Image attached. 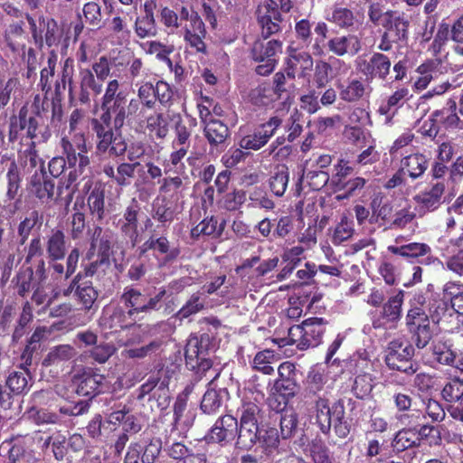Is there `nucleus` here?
I'll use <instances>...</instances> for the list:
<instances>
[{
	"instance_id": "nucleus-1",
	"label": "nucleus",
	"mask_w": 463,
	"mask_h": 463,
	"mask_svg": "<svg viewBox=\"0 0 463 463\" xmlns=\"http://www.w3.org/2000/svg\"><path fill=\"white\" fill-rule=\"evenodd\" d=\"M99 118L91 121V127L96 134V149L99 154H109L119 156L125 154L127 143L120 134L114 133L110 121L113 118L114 127L118 129L123 127L125 120L128 119L126 99H117L107 108Z\"/></svg>"
},
{
	"instance_id": "nucleus-2",
	"label": "nucleus",
	"mask_w": 463,
	"mask_h": 463,
	"mask_svg": "<svg viewBox=\"0 0 463 463\" xmlns=\"http://www.w3.org/2000/svg\"><path fill=\"white\" fill-rule=\"evenodd\" d=\"M73 61L66 59L62 71L63 88L68 78L69 90L71 99H77L81 104H90V101L99 97L103 91V85L98 80L93 71L89 68H80L76 82H72Z\"/></svg>"
},
{
	"instance_id": "nucleus-3",
	"label": "nucleus",
	"mask_w": 463,
	"mask_h": 463,
	"mask_svg": "<svg viewBox=\"0 0 463 463\" xmlns=\"http://www.w3.org/2000/svg\"><path fill=\"white\" fill-rule=\"evenodd\" d=\"M60 146L69 168L73 169L70 171L68 175L69 184L66 186L68 189L80 175L84 174L90 168V160L88 152L90 146L87 144L84 133L62 136Z\"/></svg>"
},
{
	"instance_id": "nucleus-4",
	"label": "nucleus",
	"mask_w": 463,
	"mask_h": 463,
	"mask_svg": "<svg viewBox=\"0 0 463 463\" xmlns=\"http://www.w3.org/2000/svg\"><path fill=\"white\" fill-rule=\"evenodd\" d=\"M316 424L320 430L327 434L334 427L335 434L340 438H345L349 433V426L344 420L345 407L337 402L330 405L329 401L324 397H318L314 406Z\"/></svg>"
},
{
	"instance_id": "nucleus-5",
	"label": "nucleus",
	"mask_w": 463,
	"mask_h": 463,
	"mask_svg": "<svg viewBox=\"0 0 463 463\" xmlns=\"http://www.w3.org/2000/svg\"><path fill=\"white\" fill-rule=\"evenodd\" d=\"M41 117L39 109H29L27 106L22 107L18 118L11 122L9 130V138L14 141L18 138V132L24 131V135L31 140L29 144L45 143L51 137L50 130L40 123Z\"/></svg>"
},
{
	"instance_id": "nucleus-6",
	"label": "nucleus",
	"mask_w": 463,
	"mask_h": 463,
	"mask_svg": "<svg viewBox=\"0 0 463 463\" xmlns=\"http://www.w3.org/2000/svg\"><path fill=\"white\" fill-rule=\"evenodd\" d=\"M325 325L323 318H307L301 325L291 326L288 330V337L299 350L316 347L322 342L326 330Z\"/></svg>"
},
{
	"instance_id": "nucleus-7",
	"label": "nucleus",
	"mask_w": 463,
	"mask_h": 463,
	"mask_svg": "<svg viewBox=\"0 0 463 463\" xmlns=\"http://www.w3.org/2000/svg\"><path fill=\"white\" fill-rule=\"evenodd\" d=\"M210 346V336L207 334L200 337L192 335L185 346V364L190 370L205 373L212 367V362L207 357Z\"/></svg>"
},
{
	"instance_id": "nucleus-8",
	"label": "nucleus",
	"mask_w": 463,
	"mask_h": 463,
	"mask_svg": "<svg viewBox=\"0 0 463 463\" xmlns=\"http://www.w3.org/2000/svg\"><path fill=\"white\" fill-rule=\"evenodd\" d=\"M281 52V43L276 40L265 42L264 40L255 41L250 55L251 58L260 64L256 67L255 71L260 76L270 74L276 66V55Z\"/></svg>"
},
{
	"instance_id": "nucleus-9",
	"label": "nucleus",
	"mask_w": 463,
	"mask_h": 463,
	"mask_svg": "<svg viewBox=\"0 0 463 463\" xmlns=\"http://www.w3.org/2000/svg\"><path fill=\"white\" fill-rule=\"evenodd\" d=\"M406 326L419 349L424 348L432 337L428 315L420 307H411L406 316Z\"/></svg>"
},
{
	"instance_id": "nucleus-10",
	"label": "nucleus",
	"mask_w": 463,
	"mask_h": 463,
	"mask_svg": "<svg viewBox=\"0 0 463 463\" xmlns=\"http://www.w3.org/2000/svg\"><path fill=\"white\" fill-rule=\"evenodd\" d=\"M281 124L282 119L279 117L269 118L268 121L254 128L251 133L241 137L239 141L240 147L247 150H260L275 135Z\"/></svg>"
},
{
	"instance_id": "nucleus-11",
	"label": "nucleus",
	"mask_w": 463,
	"mask_h": 463,
	"mask_svg": "<svg viewBox=\"0 0 463 463\" xmlns=\"http://www.w3.org/2000/svg\"><path fill=\"white\" fill-rule=\"evenodd\" d=\"M414 354V348L406 341L393 340L389 344L386 363L392 369L403 372L407 374L415 373L417 368L411 363L407 365Z\"/></svg>"
},
{
	"instance_id": "nucleus-12",
	"label": "nucleus",
	"mask_w": 463,
	"mask_h": 463,
	"mask_svg": "<svg viewBox=\"0 0 463 463\" xmlns=\"http://www.w3.org/2000/svg\"><path fill=\"white\" fill-rule=\"evenodd\" d=\"M256 14L264 40L280 31L282 15L275 0H263L259 5Z\"/></svg>"
},
{
	"instance_id": "nucleus-13",
	"label": "nucleus",
	"mask_w": 463,
	"mask_h": 463,
	"mask_svg": "<svg viewBox=\"0 0 463 463\" xmlns=\"http://www.w3.org/2000/svg\"><path fill=\"white\" fill-rule=\"evenodd\" d=\"M403 292L401 290L383 305L379 316L373 317L374 328H392L401 318Z\"/></svg>"
},
{
	"instance_id": "nucleus-14",
	"label": "nucleus",
	"mask_w": 463,
	"mask_h": 463,
	"mask_svg": "<svg viewBox=\"0 0 463 463\" xmlns=\"http://www.w3.org/2000/svg\"><path fill=\"white\" fill-rule=\"evenodd\" d=\"M238 430V421L232 415L219 418L205 437L208 442L226 444L232 441Z\"/></svg>"
},
{
	"instance_id": "nucleus-15",
	"label": "nucleus",
	"mask_w": 463,
	"mask_h": 463,
	"mask_svg": "<svg viewBox=\"0 0 463 463\" xmlns=\"http://www.w3.org/2000/svg\"><path fill=\"white\" fill-rule=\"evenodd\" d=\"M445 184L437 182L414 196V201L423 213L434 212L445 202Z\"/></svg>"
},
{
	"instance_id": "nucleus-16",
	"label": "nucleus",
	"mask_w": 463,
	"mask_h": 463,
	"mask_svg": "<svg viewBox=\"0 0 463 463\" xmlns=\"http://www.w3.org/2000/svg\"><path fill=\"white\" fill-rule=\"evenodd\" d=\"M105 378L102 374L94 372L90 368L83 369L74 376L76 392L80 396L93 397L99 393Z\"/></svg>"
},
{
	"instance_id": "nucleus-17",
	"label": "nucleus",
	"mask_w": 463,
	"mask_h": 463,
	"mask_svg": "<svg viewBox=\"0 0 463 463\" xmlns=\"http://www.w3.org/2000/svg\"><path fill=\"white\" fill-rule=\"evenodd\" d=\"M326 47L336 56H354L362 49V43L358 35L348 33L330 38Z\"/></svg>"
},
{
	"instance_id": "nucleus-18",
	"label": "nucleus",
	"mask_w": 463,
	"mask_h": 463,
	"mask_svg": "<svg viewBox=\"0 0 463 463\" xmlns=\"http://www.w3.org/2000/svg\"><path fill=\"white\" fill-rule=\"evenodd\" d=\"M391 65V61L386 55L373 52L369 60L359 63V69L367 78L385 80L390 73Z\"/></svg>"
},
{
	"instance_id": "nucleus-19",
	"label": "nucleus",
	"mask_w": 463,
	"mask_h": 463,
	"mask_svg": "<svg viewBox=\"0 0 463 463\" xmlns=\"http://www.w3.org/2000/svg\"><path fill=\"white\" fill-rule=\"evenodd\" d=\"M55 184L49 179L44 171L35 173L32 175L29 184L30 192L42 203H49L54 195Z\"/></svg>"
},
{
	"instance_id": "nucleus-20",
	"label": "nucleus",
	"mask_w": 463,
	"mask_h": 463,
	"mask_svg": "<svg viewBox=\"0 0 463 463\" xmlns=\"http://www.w3.org/2000/svg\"><path fill=\"white\" fill-rule=\"evenodd\" d=\"M340 99L345 102H356L371 92V88L363 79H351L345 83L338 85Z\"/></svg>"
},
{
	"instance_id": "nucleus-21",
	"label": "nucleus",
	"mask_w": 463,
	"mask_h": 463,
	"mask_svg": "<svg viewBox=\"0 0 463 463\" xmlns=\"http://www.w3.org/2000/svg\"><path fill=\"white\" fill-rule=\"evenodd\" d=\"M313 59L307 52H298L289 56L286 72L288 78H307L313 69Z\"/></svg>"
},
{
	"instance_id": "nucleus-22",
	"label": "nucleus",
	"mask_w": 463,
	"mask_h": 463,
	"mask_svg": "<svg viewBox=\"0 0 463 463\" xmlns=\"http://www.w3.org/2000/svg\"><path fill=\"white\" fill-rule=\"evenodd\" d=\"M435 361L443 365H449L463 372V354H456L445 342L438 341L431 347Z\"/></svg>"
},
{
	"instance_id": "nucleus-23",
	"label": "nucleus",
	"mask_w": 463,
	"mask_h": 463,
	"mask_svg": "<svg viewBox=\"0 0 463 463\" xmlns=\"http://www.w3.org/2000/svg\"><path fill=\"white\" fill-rule=\"evenodd\" d=\"M184 42L197 52L204 53L206 45L203 39L206 35L205 25L203 21L194 18L192 25H184L183 28Z\"/></svg>"
},
{
	"instance_id": "nucleus-24",
	"label": "nucleus",
	"mask_w": 463,
	"mask_h": 463,
	"mask_svg": "<svg viewBox=\"0 0 463 463\" xmlns=\"http://www.w3.org/2000/svg\"><path fill=\"white\" fill-rule=\"evenodd\" d=\"M82 189L86 193L90 192L87 201L91 214L97 217L99 220H101L105 213L104 188L99 184H94L91 179H87L83 184Z\"/></svg>"
},
{
	"instance_id": "nucleus-25",
	"label": "nucleus",
	"mask_w": 463,
	"mask_h": 463,
	"mask_svg": "<svg viewBox=\"0 0 463 463\" xmlns=\"http://www.w3.org/2000/svg\"><path fill=\"white\" fill-rule=\"evenodd\" d=\"M141 164L139 162L127 163L122 162L115 170L111 165H106L104 167V174L111 178L119 186H128L131 184V181L135 175L137 168H140Z\"/></svg>"
},
{
	"instance_id": "nucleus-26",
	"label": "nucleus",
	"mask_w": 463,
	"mask_h": 463,
	"mask_svg": "<svg viewBox=\"0 0 463 463\" xmlns=\"http://www.w3.org/2000/svg\"><path fill=\"white\" fill-rule=\"evenodd\" d=\"M139 212V205L133 201V203L127 207L121 219V232L129 239L133 246L138 241L137 221Z\"/></svg>"
},
{
	"instance_id": "nucleus-27",
	"label": "nucleus",
	"mask_w": 463,
	"mask_h": 463,
	"mask_svg": "<svg viewBox=\"0 0 463 463\" xmlns=\"http://www.w3.org/2000/svg\"><path fill=\"white\" fill-rule=\"evenodd\" d=\"M203 133L212 146H219L225 143L230 136L228 127L219 119L210 118L203 124Z\"/></svg>"
},
{
	"instance_id": "nucleus-28",
	"label": "nucleus",
	"mask_w": 463,
	"mask_h": 463,
	"mask_svg": "<svg viewBox=\"0 0 463 463\" xmlns=\"http://www.w3.org/2000/svg\"><path fill=\"white\" fill-rule=\"evenodd\" d=\"M112 235L109 232H103L101 228H96L93 234L92 247L99 246L101 251V258L99 265L108 263V254L110 249ZM99 265L98 261L91 263L87 269L86 274L92 276L96 272V268Z\"/></svg>"
},
{
	"instance_id": "nucleus-29",
	"label": "nucleus",
	"mask_w": 463,
	"mask_h": 463,
	"mask_svg": "<svg viewBox=\"0 0 463 463\" xmlns=\"http://www.w3.org/2000/svg\"><path fill=\"white\" fill-rule=\"evenodd\" d=\"M60 295L61 289L58 288L37 284L31 298L32 304L40 307L38 313L45 312Z\"/></svg>"
},
{
	"instance_id": "nucleus-30",
	"label": "nucleus",
	"mask_w": 463,
	"mask_h": 463,
	"mask_svg": "<svg viewBox=\"0 0 463 463\" xmlns=\"http://www.w3.org/2000/svg\"><path fill=\"white\" fill-rule=\"evenodd\" d=\"M326 19L340 29H351L358 22L353 10L338 5L332 7Z\"/></svg>"
},
{
	"instance_id": "nucleus-31",
	"label": "nucleus",
	"mask_w": 463,
	"mask_h": 463,
	"mask_svg": "<svg viewBox=\"0 0 463 463\" xmlns=\"http://www.w3.org/2000/svg\"><path fill=\"white\" fill-rule=\"evenodd\" d=\"M149 250L160 254H165L164 264L174 260L179 254V250L176 248H171L168 240L164 236L159 238L154 235L150 236L142 245L143 252Z\"/></svg>"
},
{
	"instance_id": "nucleus-32",
	"label": "nucleus",
	"mask_w": 463,
	"mask_h": 463,
	"mask_svg": "<svg viewBox=\"0 0 463 463\" xmlns=\"http://www.w3.org/2000/svg\"><path fill=\"white\" fill-rule=\"evenodd\" d=\"M237 433L236 445L242 449H250L258 440H260L261 430L259 429V424L240 421V428Z\"/></svg>"
},
{
	"instance_id": "nucleus-33",
	"label": "nucleus",
	"mask_w": 463,
	"mask_h": 463,
	"mask_svg": "<svg viewBox=\"0 0 463 463\" xmlns=\"http://www.w3.org/2000/svg\"><path fill=\"white\" fill-rule=\"evenodd\" d=\"M428 168V159L421 154H412L402 159L401 169L411 178L420 177Z\"/></svg>"
},
{
	"instance_id": "nucleus-34",
	"label": "nucleus",
	"mask_w": 463,
	"mask_h": 463,
	"mask_svg": "<svg viewBox=\"0 0 463 463\" xmlns=\"http://www.w3.org/2000/svg\"><path fill=\"white\" fill-rule=\"evenodd\" d=\"M260 400L262 396L257 393L254 397H244L241 407V422H251L259 424L261 419Z\"/></svg>"
},
{
	"instance_id": "nucleus-35",
	"label": "nucleus",
	"mask_w": 463,
	"mask_h": 463,
	"mask_svg": "<svg viewBox=\"0 0 463 463\" xmlns=\"http://www.w3.org/2000/svg\"><path fill=\"white\" fill-rule=\"evenodd\" d=\"M45 250L48 258L52 261L62 260L65 257L67 246L65 235L61 231L56 230L52 232L47 239Z\"/></svg>"
},
{
	"instance_id": "nucleus-36",
	"label": "nucleus",
	"mask_w": 463,
	"mask_h": 463,
	"mask_svg": "<svg viewBox=\"0 0 463 463\" xmlns=\"http://www.w3.org/2000/svg\"><path fill=\"white\" fill-rule=\"evenodd\" d=\"M99 293L92 286L91 282L84 281L77 285L75 289V298L81 309L89 311L93 308L98 298Z\"/></svg>"
},
{
	"instance_id": "nucleus-37",
	"label": "nucleus",
	"mask_w": 463,
	"mask_h": 463,
	"mask_svg": "<svg viewBox=\"0 0 463 463\" xmlns=\"http://www.w3.org/2000/svg\"><path fill=\"white\" fill-rule=\"evenodd\" d=\"M385 31H401L408 32L409 21L402 12L396 10H386L385 14L383 16L380 24Z\"/></svg>"
},
{
	"instance_id": "nucleus-38",
	"label": "nucleus",
	"mask_w": 463,
	"mask_h": 463,
	"mask_svg": "<svg viewBox=\"0 0 463 463\" xmlns=\"http://www.w3.org/2000/svg\"><path fill=\"white\" fill-rule=\"evenodd\" d=\"M418 71L420 76L414 82V87L418 90H425L431 80H437L442 74L441 65L437 62L422 64L418 68Z\"/></svg>"
},
{
	"instance_id": "nucleus-39",
	"label": "nucleus",
	"mask_w": 463,
	"mask_h": 463,
	"mask_svg": "<svg viewBox=\"0 0 463 463\" xmlns=\"http://www.w3.org/2000/svg\"><path fill=\"white\" fill-rule=\"evenodd\" d=\"M419 434L411 429H403L396 433L392 447L396 452H402L420 444Z\"/></svg>"
},
{
	"instance_id": "nucleus-40",
	"label": "nucleus",
	"mask_w": 463,
	"mask_h": 463,
	"mask_svg": "<svg viewBox=\"0 0 463 463\" xmlns=\"http://www.w3.org/2000/svg\"><path fill=\"white\" fill-rule=\"evenodd\" d=\"M122 300L127 307H130L129 315L147 311L146 297L135 288H126L122 295Z\"/></svg>"
},
{
	"instance_id": "nucleus-41",
	"label": "nucleus",
	"mask_w": 463,
	"mask_h": 463,
	"mask_svg": "<svg viewBox=\"0 0 463 463\" xmlns=\"http://www.w3.org/2000/svg\"><path fill=\"white\" fill-rule=\"evenodd\" d=\"M14 288L21 297H25L37 283L33 279V269L31 267L23 266L14 279Z\"/></svg>"
},
{
	"instance_id": "nucleus-42",
	"label": "nucleus",
	"mask_w": 463,
	"mask_h": 463,
	"mask_svg": "<svg viewBox=\"0 0 463 463\" xmlns=\"http://www.w3.org/2000/svg\"><path fill=\"white\" fill-rule=\"evenodd\" d=\"M146 128L149 135L156 138H165L168 134V118L162 113L146 117Z\"/></svg>"
},
{
	"instance_id": "nucleus-43",
	"label": "nucleus",
	"mask_w": 463,
	"mask_h": 463,
	"mask_svg": "<svg viewBox=\"0 0 463 463\" xmlns=\"http://www.w3.org/2000/svg\"><path fill=\"white\" fill-rule=\"evenodd\" d=\"M75 349L70 345H60L52 347L43 361L44 366L66 362L75 355Z\"/></svg>"
},
{
	"instance_id": "nucleus-44",
	"label": "nucleus",
	"mask_w": 463,
	"mask_h": 463,
	"mask_svg": "<svg viewBox=\"0 0 463 463\" xmlns=\"http://www.w3.org/2000/svg\"><path fill=\"white\" fill-rule=\"evenodd\" d=\"M20 87L18 78L0 73V109L5 107Z\"/></svg>"
},
{
	"instance_id": "nucleus-45",
	"label": "nucleus",
	"mask_w": 463,
	"mask_h": 463,
	"mask_svg": "<svg viewBox=\"0 0 463 463\" xmlns=\"http://www.w3.org/2000/svg\"><path fill=\"white\" fill-rule=\"evenodd\" d=\"M388 250L402 257L417 258L430 252V247L426 243L411 242L400 247L389 246Z\"/></svg>"
},
{
	"instance_id": "nucleus-46",
	"label": "nucleus",
	"mask_w": 463,
	"mask_h": 463,
	"mask_svg": "<svg viewBox=\"0 0 463 463\" xmlns=\"http://www.w3.org/2000/svg\"><path fill=\"white\" fill-rule=\"evenodd\" d=\"M289 180L288 168L282 165L275 168L269 179V187L276 196H282L287 189Z\"/></svg>"
},
{
	"instance_id": "nucleus-47",
	"label": "nucleus",
	"mask_w": 463,
	"mask_h": 463,
	"mask_svg": "<svg viewBox=\"0 0 463 463\" xmlns=\"http://www.w3.org/2000/svg\"><path fill=\"white\" fill-rule=\"evenodd\" d=\"M278 361L273 351L263 350L256 354L251 363L252 368L264 374H271L274 373L273 365Z\"/></svg>"
},
{
	"instance_id": "nucleus-48",
	"label": "nucleus",
	"mask_w": 463,
	"mask_h": 463,
	"mask_svg": "<svg viewBox=\"0 0 463 463\" xmlns=\"http://www.w3.org/2000/svg\"><path fill=\"white\" fill-rule=\"evenodd\" d=\"M135 32L140 38L153 37L156 35V27L154 14L146 10V14L137 17L135 22Z\"/></svg>"
},
{
	"instance_id": "nucleus-49",
	"label": "nucleus",
	"mask_w": 463,
	"mask_h": 463,
	"mask_svg": "<svg viewBox=\"0 0 463 463\" xmlns=\"http://www.w3.org/2000/svg\"><path fill=\"white\" fill-rule=\"evenodd\" d=\"M327 383V374L324 368L315 366L310 369L306 379L307 389L309 392H321Z\"/></svg>"
},
{
	"instance_id": "nucleus-50",
	"label": "nucleus",
	"mask_w": 463,
	"mask_h": 463,
	"mask_svg": "<svg viewBox=\"0 0 463 463\" xmlns=\"http://www.w3.org/2000/svg\"><path fill=\"white\" fill-rule=\"evenodd\" d=\"M273 90L269 84L263 82L253 88L249 94L250 101L257 107L268 106L273 100Z\"/></svg>"
},
{
	"instance_id": "nucleus-51",
	"label": "nucleus",
	"mask_w": 463,
	"mask_h": 463,
	"mask_svg": "<svg viewBox=\"0 0 463 463\" xmlns=\"http://www.w3.org/2000/svg\"><path fill=\"white\" fill-rule=\"evenodd\" d=\"M26 415L29 420H33L38 425L41 424H56L59 423L61 420V415L50 411L48 409L45 408H31L27 412Z\"/></svg>"
},
{
	"instance_id": "nucleus-52",
	"label": "nucleus",
	"mask_w": 463,
	"mask_h": 463,
	"mask_svg": "<svg viewBox=\"0 0 463 463\" xmlns=\"http://www.w3.org/2000/svg\"><path fill=\"white\" fill-rule=\"evenodd\" d=\"M222 404V391L208 389L203 396L201 410L206 414L216 413Z\"/></svg>"
},
{
	"instance_id": "nucleus-53",
	"label": "nucleus",
	"mask_w": 463,
	"mask_h": 463,
	"mask_svg": "<svg viewBox=\"0 0 463 463\" xmlns=\"http://www.w3.org/2000/svg\"><path fill=\"white\" fill-rule=\"evenodd\" d=\"M141 47L146 53L155 54L159 61L166 62L167 65L172 68L173 63L168 57L169 53H171L173 51L171 47H167L166 45L156 41L146 42L141 44Z\"/></svg>"
},
{
	"instance_id": "nucleus-54",
	"label": "nucleus",
	"mask_w": 463,
	"mask_h": 463,
	"mask_svg": "<svg viewBox=\"0 0 463 463\" xmlns=\"http://www.w3.org/2000/svg\"><path fill=\"white\" fill-rule=\"evenodd\" d=\"M174 148L175 150L171 153L169 160L165 164V171L182 174L185 169L183 159L186 156L188 148L181 146Z\"/></svg>"
},
{
	"instance_id": "nucleus-55",
	"label": "nucleus",
	"mask_w": 463,
	"mask_h": 463,
	"mask_svg": "<svg viewBox=\"0 0 463 463\" xmlns=\"http://www.w3.org/2000/svg\"><path fill=\"white\" fill-rule=\"evenodd\" d=\"M7 179V190L5 196L8 200H14L19 192L20 189V174L18 167L14 162H12L8 167V171L6 174Z\"/></svg>"
},
{
	"instance_id": "nucleus-56",
	"label": "nucleus",
	"mask_w": 463,
	"mask_h": 463,
	"mask_svg": "<svg viewBox=\"0 0 463 463\" xmlns=\"http://www.w3.org/2000/svg\"><path fill=\"white\" fill-rule=\"evenodd\" d=\"M33 458L32 449L24 439H16L9 449V459L14 462L29 461Z\"/></svg>"
},
{
	"instance_id": "nucleus-57",
	"label": "nucleus",
	"mask_w": 463,
	"mask_h": 463,
	"mask_svg": "<svg viewBox=\"0 0 463 463\" xmlns=\"http://www.w3.org/2000/svg\"><path fill=\"white\" fill-rule=\"evenodd\" d=\"M36 145L29 144L28 146L21 152L23 165L28 169H35L39 167V171H43V161L40 157L36 148Z\"/></svg>"
},
{
	"instance_id": "nucleus-58",
	"label": "nucleus",
	"mask_w": 463,
	"mask_h": 463,
	"mask_svg": "<svg viewBox=\"0 0 463 463\" xmlns=\"http://www.w3.org/2000/svg\"><path fill=\"white\" fill-rule=\"evenodd\" d=\"M373 390L372 376L367 373H359L354 382L353 392L359 399H364L371 393Z\"/></svg>"
},
{
	"instance_id": "nucleus-59",
	"label": "nucleus",
	"mask_w": 463,
	"mask_h": 463,
	"mask_svg": "<svg viewBox=\"0 0 463 463\" xmlns=\"http://www.w3.org/2000/svg\"><path fill=\"white\" fill-rule=\"evenodd\" d=\"M27 377L28 373L25 371L10 372L6 379V385L14 393H22L27 388Z\"/></svg>"
},
{
	"instance_id": "nucleus-60",
	"label": "nucleus",
	"mask_w": 463,
	"mask_h": 463,
	"mask_svg": "<svg viewBox=\"0 0 463 463\" xmlns=\"http://www.w3.org/2000/svg\"><path fill=\"white\" fill-rule=\"evenodd\" d=\"M354 232L353 222L345 217L335 228L332 242L335 245H340L344 241L349 240L353 236Z\"/></svg>"
},
{
	"instance_id": "nucleus-61",
	"label": "nucleus",
	"mask_w": 463,
	"mask_h": 463,
	"mask_svg": "<svg viewBox=\"0 0 463 463\" xmlns=\"http://www.w3.org/2000/svg\"><path fill=\"white\" fill-rule=\"evenodd\" d=\"M408 32L401 31H384L380 39L377 48L382 52H390L392 49L393 43L404 41L407 38Z\"/></svg>"
},
{
	"instance_id": "nucleus-62",
	"label": "nucleus",
	"mask_w": 463,
	"mask_h": 463,
	"mask_svg": "<svg viewBox=\"0 0 463 463\" xmlns=\"http://www.w3.org/2000/svg\"><path fill=\"white\" fill-rule=\"evenodd\" d=\"M115 351L116 348L113 345L109 343H100L91 347L87 354L95 362L104 364L109 359V357H111Z\"/></svg>"
},
{
	"instance_id": "nucleus-63",
	"label": "nucleus",
	"mask_w": 463,
	"mask_h": 463,
	"mask_svg": "<svg viewBox=\"0 0 463 463\" xmlns=\"http://www.w3.org/2000/svg\"><path fill=\"white\" fill-rule=\"evenodd\" d=\"M441 395L449 402L459 401L463 396V382L458 379L448 382L441 391Z\"/></svg>"
},
{
	"instance_id": "nucleus-64",
	"label": "nucleus",
	"mask_w": 463,
	"mask_h": 463,
	"mask_svg": "<svg viewBox=\"0 0 463 463\" xmlns=\"http://www.w3.org/2000/svg\"><path fill=\"white\" fill-rule=\"evenodd\" d=\"M331 65L325 61H318L315 66L314 81L317 88H324L330 82L332 77Z\"/></svg>"
}]
</instances>
